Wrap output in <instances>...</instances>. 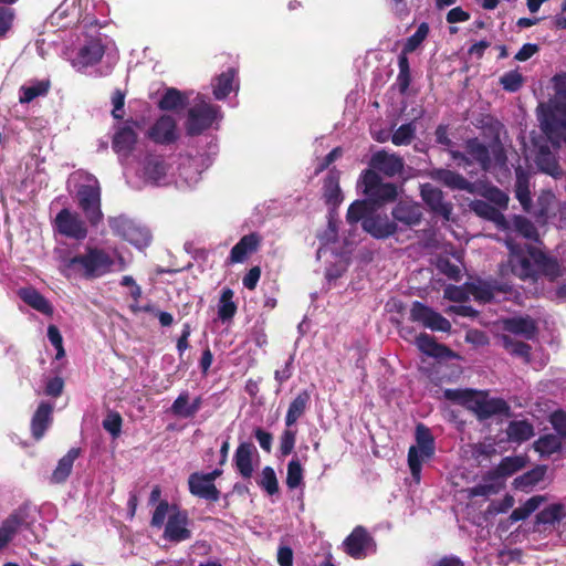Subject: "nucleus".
Listing matches in <instances>:
<instances>
[{"instance_id": "1a4fd4ad", "label": "nucleus", "mask_w": 566, "mask_h": 566, "mask_svg": "<svg viewBox=\"0 0 566 566\" xmlns=\"http://www.w3.org/2000/svg\"><path fill=\"white\" fill-rule=\"evenodd\" d=\"M77 199L80 208L92 227L102 222L104 214L101 210V187L96 179L80 187Z\"/></svg>"}, {"instance_id": "2f4dec72", "label": "nucleus", "mask_w": 566, "mask_h": 566, "mask_svg": "<svg viewBox=\"0 0 566 566\" xmlns=\"http://www.w3.org/2000/svg\"><path fill=\"white\" fill-rule=\"evenodd\" d=\"M311 400V395L307 390H302L297 394V396L291 401L286 416H285V424L286 427L294 426L297 420L305 413L308 403Z\"/></svg>"}, {"instance_id": "5701e85b", "label": "nucleus", "mask_w": 566, "mask_h": 566, "mask_svg": "<svg viewBox=\"0 0 566 566\" xmlns=\"http://www.w3.org/2000/svg\"><path fill=\"white\" fill-rule=\"evenodd\" d=\"M260 237L256 233H250L240 239V241L231 249L228 258L229 264L242 263L248 256L258 250Z\"/></svg>"}, {"instance_id": "4d7b16f0", "label": "nucleus", "mask_w": 566, "mask_h": 566, "mask_svg": "<svg viewBox=\"0 0 566 566\" xmlns=\"http://www.w3.org/2000/svg\"><path fill=\"white\" fill-rule=\"evenodd\" d=\"M134 221L125 216L111 217L108 218V224L113 233L117 237L125 238L127 231L133 226Z\"/></svg>"}, {"instance_id": "e2e57ef3", "label": "nucleus", "mask_w": 566, "mask_h": 566, "mask_svg": "<svg viewBox=\"0 0 566 566\" xmlns=\"http://www.w3.org/2000/svg\"><path fill=\"white\" fill-rule=\"evenodd\" d=\"M296 440V431L286 429L283 431L280 440V451L282 455H289L292 453Z\"/></svg>"}, {"instance_id": "0eeeda50", "label": "nucleus", "mask_w": 566, "mask_h": 566, "mask_svg": "<svg viewBox=\"0 0 566 566\" xmlns=\"http://www.w3.org/2000/svg\"><path fill=\"white\" fill-rule=\"evenodd\" d=\"M139 123L135 119H126L114 125L112 148L117 154L120 163L128 159L137 144V129Z\"/></svg>"}, {"instance_id": "e433bc0d", "label": "nucleus", "mask_w": 566, "mask_h": 566, "mask_svg": "<svg viewBox=\"0 0 566 566\" xmlns=\"http://www.w3.org/2000/svg\"><path fill=\"white\" fill-rule=\"evenodd\" d=\"M188 95L177 88H167L161 96L158 107L163 111H175L188 104Z\"/></svg>"}, {"instance_id": "8fccbe9b", "label": "nucleus", "mask_w": 566, "mask_h": 566, "mask_svg": "<svg viewBox=\"0 0 566 566\" xmlns=\"http://www.w3.org/2000/svg\"><path fill=\"white\" fill-rule=\"evenodd\" d=\"M428 34H429V25H428V23L422 22L421 24H419L416 32L407 39L401 54L406 55L407 53H411L415 50H417L418 46L423 42V40L427 38Z\"/></svg>"}, {"instance_id": "37998d69", "label": "nucleus", "mask_w": 566, "mask_h": 566, "mask_svg": "<svg viewBox=\"0 0 566 566\" xmlns=\"http://www.w3.org/2000/svg\"><path fill=\"white\" fill-rule=\"evenodd\" d=\"M565 516L564 506L562 504H552L536 515V523L544 525H553Z\"/></svg>"}, {"instance_id": "a18cd8bd", "label": "nucleus", "mask_w": 566, "mask_h": 566, "mask_svg": "<svg viewBox=\"0 0 566 566\" xmlns=\"http://www.w3.org/2000/svg\"><path fill=\"white\" fill-rule=\"evenodd\" d=\"M534 448L541 455H551L560 450L562 443L557 436L546 434L534 443Z\"/></svg>"}, {"instance_id": "774afa93", "label": "nucleus", "mask_w": 566, "mask_h": 566, "mask_svg": "<svg viewBox=\"0 0 566 566\" xmlns=\"http://www.w3.org/2000/svg\"><path fill=\"white\" fill-rule=\"evenodd\" d=\"M112 104H113L112 116L115 119H118V120L123 119V117H124L123 108H124V104H125V94L120 90H116L113 93Z\"/></svg>"}, {"instance_id": "f3484780", "label": "nucleus", "mask_w": 566, "mask_h": 566, "mask_svg": "<svg viewBox=\"0 0 566 566\" xmlns=\"http://www.w3.org/2000/svg\"><path fill=\"white\" fill-rule=\"evenodd\" d=\"M391 216L397 224L403 227L418 226L422 220V208L419 203L408 200H400L392 209Z\"/></svg>"}, {"instance_id": "864d4df0", "label": "nucleus", "mask_w": 566, "mask_h": 566, "mask_svg": "<svg viewBox=\"0 0 566 566\" xmlns=\"http://www.w3.org/2000/svg\"><path fill=\"white\" fill-rule=\"evenodd\" d=\"M500 83L503 90L515 93L523 86L524 77L517 70H513L504 73L500 77Z\"/></svg>"}, {"instance_id": "603ef678", "label": "nucleus", "mask_w": 566, "mask_h": 566, "mask_svg": "<svg viewBox=\"0 0 566 566\" xmlns=\"http://www.w3.org/2000/svg\"><path fill=\"white\" fill-rule=\"evenodd\" d=\"M474 391L469 389H446L443 391V397L447 400H450L452 402H457L460 405H463L468 408L472 406L473 398H474Z\"/></svg>"}, {"instance_id": "cd10ccee", "label": "nucleus", "mask_w": 566, "mask_h": 566, "mask_svg": "<svg viewBox=\"0 0 566 566\" xmlns=\"http://www.w3.org/2000/svg\"><path fill=\"white\" fill-rule=\"evenodd\" d=\"M470 208L476 216L493 221L500 229L510 228L504 214L491 203L484 200H473Z\"/></svg>"}, {"instance_id": "bb28decb", "label": "nucleus", "mask_w": 566, "mask_h": 566, "mask_svg": "<svg viewBox=\"0 0 566 566\" xmlns=\"http://www.w3.org/2000/svg\"><path fill=\"white\" fill-rule=\"evenodd\" d=\"M256 452L251 442H241L234 453L233 461L239 473L244 478H251L253 473L252 455Z\"/></svg>"}, {"instance_id": "9d476101", "label": "nucleus", "mask_w": 566, "mask_h": 566, "mask_svg": "<svg viewBox=\"0 0 566 566\" xmlns=\"http://www.w3.org/2000/svg\"><path fill=\"white\" fill-rule=\"evenodd\" d=\"M34 522L31 510L27 505H21L14 510L0 526V551L6 548L13 539L15 534L22 528H30Z\"/></svg>"}, {"instance_id": "4468645a", "label": "nucleus", "mask_w": 566, "mask_h": 566, "mask_svg": "<svg viewBox=\"0 0 566 566\" xmlns=\"http://www.w3.org/2000/svg\"><path fill=\"white\" fill-rule=\"evenodd\" d=\"M105 54V45L101 39H91L81 45L71 59L72 65L82 71L97 64Z\"/></svg>"}, {"instance_id": "423d86ee", "label": "nucleus", "mask_w": 566, "mask_h": 566, "mask_svg": "<svg viewBox=\"0 0 566 566\" xmlns=\"http://www.w3.org/2000/svg\"><path fill=\"white\" fill-rule=\"evenodd\" d=\"M473 295L476 300L489 303L493 300L512 301L517 305L524 302V293L506 282H479L473 285Z\"/></svg>"}, {"instance_id": "052dcab7", "label": "nucleus", "mask_w": 566, "mask_h": 566, "mask_svg": "<svg viewBox=\"0 0 566 566\" xmlns=\"http://www.w3.org/2000/svg\"><path fill=\"white\" fill-rule=\"evenodd\" d=\"M48 338L51 342V344L56 349V359H61L65 356V352L63 348V338L60 333V329L55 325H49L48 327Z\"/></svg>"}, {"instance_id": "79ce46f5", "label": "nucleus", "mask_w": 566, "mask_h": 566, "mask_svg": "<svg viewBox=\"0 0 566 566\" xmlns=\"http://www.w3.org/2000/svg\"><path fill=\"white\" fill-rule=\"evenodd\" d=\"M510 228L518 234L530 240H537V229L532 221L523 216H514L512 222H509Z\"/></svg>"}, {"instance_id": "f8f14e48", "label": "nucleus", "mask_w": 566, "mask_h": 566, "mask_svg": "<svg viewBox=\"0 0 566 566\" xmlns=\"http://www.w3.org/2000/svg\"><path fill=\"white\" fill-rule=\"evenodd\" d=\"M409 318L431 331L449 332L451 329V323L446 317L419 301L412 302Z\"/></svg>"}, {"instance_id": "58836bf2", "label": "nucleus", "mask_w": 566, "mask_h": 566, "mask_svg": "<svg viewBox=\"0 0 566 566\" xmlns=\"http://www.w3.org/2000/svg\"><path fill=\"white\" fill-rule=\"evenodd\" d=\"M233 291L224 287L221 292L218 303V317L221 322L226 323L233 318L237 313V304L233 301Z\"/></svg>"}, {"instance_id": "c85d7f7f", "label": "nucleus", "mask_w": 566, "mask_h": 566, "mask_svg": "<svg viewBox=\"0 0 566 566\" xmlns=\"http://www.w3.org/2000/svg\"><path fill=\"white\" fill-rule=\"evenodd\" d=\"M80 455V448H71L67 453L59 460L56 468L51 474L50 481L54 484L64 483L72 472L74 461Z\"/></svg>"}, {"instance_id": "338daca9", "label": "nucleus", "mask_w": 566, "mask_h": 566, "mask_svg": "<svg viewBox=\"0 0 566 566\" xmlns=\"http://www.w3.org/2000/svg\"><path fill=\"white\" fill-rule=\"evenodd\" d=\"M500 490V485L494 483H481L476 484L473 488L469 489V495L471 497L475 496H490L492 494H496Z\"/></svg>"}, {"instance_id": "3c124183", "label": "nucleus", "mask_w": 566, "mask_h": 566, "mask_svg": "<svg viewBox=\"0 0 566 566\" xmlns=\"http://www.w3.org/2000/svg\"><path fill=\"white\" fill-rule=\"evenodd\" d=\"M398 69L399 73L397 75V85L399 87L400 93H406L410 85V65L407 55L400 54L398 56Z\"/></svg>"}, {"instance_id": "4be33fe9", "label": "nucleus", "mask_w": 566, "mask_h": 566, "mask_svg": "<svg viewBox=\"0 0 566 566\" xmlns=\"http://www.w3.org/2000/svg\"><path fill=\"white\" fill-rule=\"evenodd\" d=\"M541 127L553 147L558 148L562 143L566 144V116L565 118H557L555 115L546 116Z\"/></svg>"}, {"instance_id": "4c0bfd02", "label": "nucleus", "mask_w": 566, "mask_h": 566, "mask_svg": "<svg viewBox=\"0 0 566 566\" xmlns=\"http://www.w3.org/2000/svg\"><path fill=\"white\" fill-rule=\"evenodd\" d=\"M506 433L510 441L521 443L534 436V428L526 420H515L510 422Z\"/></svg>"}, {"instance_id": "aec40b11", "label": "nucleus", "mask_w": 566, "mask_h": 566, "mask_svg": "<svg viewBox=\"0 0 566 566\" xmlns=\"http://www.w3.org/2000/svg\"><path fill=\"white\" fill-rule=\"evenodd\" d=\"M188 488L192 495L207 501L217 502L220 497V491L202 472H193L189 475Z\"/></svg>"}, {"instance_id": "13d9d810", "label": "nucleus", "mask_w": 566, "mask_h": 566, "mask_svg": "<svg viewBox=\"0 0 566 566\" xmlns=\"http://www.w3.org/2000/svg\"><path fill=\"white\" fill-rule=\"evenodd\" d=\"M523 461L517 457L504 458L497 467V473L502 476H509L521 470Z\"/></svg>"}, {"instance_id": "5fc2aeb1", "label": "nucleus", "mask_w": 566, "mask_h": 566, "mask_svg": "<svg viewBox=\"0 0 566 566\" xmlns=\"http://www.w3.org/2000/svg\"><path fill=\"white\" fill-rule=\"evenodd\" d=\"M544 475L545 470L543 468H536L516 478L514 484L520 489L531 488L542 481Z\"/></svg>"}, {"instance_id": "39448f33", "label": "nucleus", "mask_w": 566, "mask_h": 566, "mask_svg": "<svg viewBox=\"0 0 566 566\" xmlns=\"http://www.w3.org/2000/svg\"><path fill=\"white\" fill-rule=\"evenodd\" d=\"M416 446H411L408 451V465L413 480L419 483L423 462L434 455V438L428 427L418 423L416 427Z\"/></svg>"}, {"instance_id": "20e7f679", "label": "nucleus", "mask_w": 566, "mask_h": 566, "mask_svg": "<svg viewBox=\"0 0 566 566\" xmlns=\"http://www.w3.org/2000/svg\"><path fill=\"white\" fill-rule=\"evenodd\" d=\"M450 156L457 166L468 168L473 163H476L483 171H488L492 167V157L499 165L506 161V155L503 146L500 143L493 144L490 147L481 143L476 137L469 138L464 143V151L451 149Z\"/></svg>"}, {"instance_id": "49530a36", "label": "nucleus", "mask_w": 566, "mask_h": 566, "mask_svg": "<svg viewBox=\"0 0 566 566\" xmlns=\"http://www.w3.org/2000/svg\"><path fill=\"white\" fill-rule=\"evenodd\" d=\"M304 470L297 458H293L287 464L286 486L291 490L303 484Z\"/></svg>"}, {"instance_id": "ddd939ff", "label": "nucleus", "mask_w": 566, "mask_h": 566, "mask_svg": "<svg viewBox=\"0 0 566 566\" xmlns=\"http://www.w3.org/2000/svg\"><path fill=\"white\" fill-rule=\"evenodd\" d=\"M53 227L61 235L82 241L87 237L85 221L67 208H63L55 217Z\"/></svg>"}, {"instance_id": "6e6d98bb", "label": "nucleus", "mask_w": 566, "mask_h": 566, "mask_svg": "<svg viewBox=\"0 0 566 566\" xmlns=\"http://www.w3.org/2000/svg\"><path fill=\"white\" fill-rule=\"evenodd\" d=\"M259 485L266 491L270 495L279 492V482L275 471L271 467H265L262 470Z\"/></svg>"}, {"instance_id": "bf43d9fd", "label": "nucleus", "mask_w": 566, "mask_h": 566, "mask_svg": "<svg viewBox=\"0 0 566 566\" xmlns=\"http://www.w3.org/2000/svg\"><path fill=\"white\" fill-rule=\"evenodd\" d=\"M516 198L518 199L520 203L522 205L523 209L525 211H530L531 207V193L528 190L527 181L524 178L518 177L516 181V189H515Z\"/></svg>"}, {"instance_id": "6e6552de", "label": "nucleus", "mask_w": 566, "mask_h": 566, "mask_svg": "<svg viewBox=\"0 0 566 566\" xmlns=\"http://www.w3.org/2000/svg\"><path fill=\"white\" fill-rule=\"evenodd\" d=\"M219 117L220 109L218 106L211 105L205 101L196 103L188 111L186 122L187 134L190 136L200 135L206 129L210 128Z\"/></svg>"}, {"instance_id": "680f3d73", "label": "nucleus", "mask_w": 566, "mask_h": 566, "mask_svg": "<svg viewBox=\"0 0 566 566\" xmlns=\"http://www.w3.org/2000/svg\"><path fill=\"white\" fill-rule=\"evenodd\" d=\"M103 428L113 437H118L122 430V417L118 412H109L103 420Z\"/></svg>"}, {"instance_id": "09e8293b", "label": "nucleus", "mask_w": 566, "mask_h": 566, "mask_svg": "<svg viewBox=\"0 0 566 566\" xmlns=\"http://www.w3.org/2000/svg\"><path fill=\"white\" fill-rule=\"evenodd\" d=\"M415 134H416L415 122H409L407 124L401 125L394 132V134L391 136V142L396 146L409 145L411 143V140L413 139Z\"/></svg>"}, {"instance_id": "6ab92c4d", "label": "nucleus", "mask_w": 566, "mask_h": 566, "mask_svg": "<svg viewBox=\"0 0 566 566\" xmlns=\"http://www.w3.org/2000/svg\"><path fill=\"white\" fill-rule=\"evenodd\" d=\"M149 138L157 144H171L177 137L176 120L170 115L160 116L148 132Z\"/></svg>"}, {"instance_id": "0e129e2a", "label": "nucleus", "mask_w": 566, "mask_h": 566, "mask_svg": "<svg viewBox=\"0 0 566 566\" xmlns=\"http://www.w3.org/2000/svg\"><path fill=\"white\" fill-rule=\"evenodd\" d=\"M514 505V499L512 495L506 494L502 500L500 501H493L488 506V513L489 514H501L507 512L511 507Z\"/></svg>"}, {"instance_id": "7ed1b4c3", "label": "nucleus", "mask_w": 566, "mask_h": 566, "mask_svg": "<svg viewBox=\"0 0 566 566\" xmlns=\"http://www.w3.org/2000/svg\"><path fill=\"white\" fill-rule=\"evenodd\" d=\"M510 250L507 263L501 266V274L510 271L522 281L536 282L541 276L551 281L559 275V265L553 258L547 256L537 248L525 245L521 247L506 242Z\"/></svg>"}, {"instance_id": "72a5a7b5", "label": "nucleus", "mask_w": 566, "mask_h": 566, "mask_svg": "<svg viewBox=\"0 0 566 566\" xmlns=\"http://www.w3.org/2000/svg\"><path fill=\"white\" fill-rule=\"evenodd\" d=\"M437 179L451 189L465 190L471 193L474 191V185L472 182L467 180L462 175L449 169L438 170Z\"/></svg>"}, {"instance_id": "a211bd4d", "label": "nucleus", "mask_w": 566, "mask_h": 566, "mask_svg": "<svg viewBox=\"0 0 566 566\" xmlns=\"http://www.w3.org/2000/svg\"><path fill=\"white\" fill-rule=\"evenodd\" d=\"M422 200L429 208L437 214L449 220L452 213V203L447 202L443 198L442 191L431 184H424L420 190Z\"/></svg>"}, {"instance_id": "dca6fc26", "label": "nucleus", "mask_w": 566, "mask_h": 566, "mask_svg": "<svg viewBox=\"0 0 566 566\" xmlns=\"http://www.w3.org/2000/svg\"><path fill=\"white\" fill-rule=\"evenodd\" d=\"M369 166L371 168L370 170L376 175H378L377 171H379L386 177H395L402 172L403 159L396 154L378 150L373 154L369 160Z\"/></svg>"}, {"instance_id": "a19ab883", "label": "nucleus", "mask_w": 566, "mask_h": 566, "mask_svg": "<svg viewBox=\"0 0 566 566\" xmlns=\"http://www.w3.org/2000/svg\"><path fill=\"white\" fill-rule=\"evenodd\" d=\"M124 240L128 241L136 248L142 249L149 245L151 241V234L148 229L134 222L130 229L127 231Z\"/></svg>"}, {"instance_id": "9b49d317", "label": "nucleus", "mask_w": 566, "mask_h": 566, "mask_svg": "<svg viewBox=\"0 0 566 566\" xmlns=\"http://www.w3.org/2000/svg\"><path fill=\"white\" fill-rule=\"evenodd\" d=\"M344 552L355 559H363L376 552L375 539L364 526H356L343 542Z\"/></svg>"}, {"instance_id": "c9c22d12", "label": "nucleus", "mask_w": 566, "mask_h": 566, "mask_svg": "<svg viewBox=\"0 0 566 566\" xmlns=\"http://www.w3.org/2000/svg\"><path fill=\"white\" fill-rule=\"evenodd\" d=\"M416 345L420 352L434 358H443L450 353L448 347L438 344L432 336L426 333H421L416 338Z\"/></svg>"}, {"instance_id": "de8ad7c7", "label": "nucleus", "mask_w": 566, "mask_h": 566, "mask_svg": "<svg viewBox=\"0 0 566 566\" xmlns=\"http://www.w3.org/2000/svg\"><path fill=\"white\" fill-rule=\"evenodd\" d=\"M324 198L326 203L332 206H338L342 202L343 196L336 177L329 176L325 180Z\"/></svg>"}, {"instance_id": "f03ea898", "label": "nucleus", "mask_w": 566, "mask_h": 566, "mask_svg": "<svg viewBox=\"0 0 566 566\" xmlns=\"http://www.w3.org/2000/svg\"><path fill=\"white\" fill-rule=\"evenodd\" d=\"M59 272L67 280H96L114 270L115 260L102 248L86 247L83 254L69 250L55 252Z\"/></svg>"}, {"instance_id": "412c9836", "label": "nucleus", "mask_w": 566, "mask_h": 566, "mask_svg": "<svg viewBox=\"0 0 566 566\" xmlns=\"http://www.w3.org/2000/svg\"><path fill=\"white\" fill-rule=\"evenodd\" d=\"M503 329L527 340L533 339L537 334L536 322L531 316L506 318L503 321Z\"/></svg>"}, {"instance_id": "7c9ffc66", "label": "nucleus", "mask_w": 566, "mask_h": 566, "mask_svg": "<svg viewBox=\"0 0 566 566\" xmlns=\"http://www.w3.org/2000/svg\"><path fill=\"white\" fill-rule=\"evenodd\" d=\"M470 409L474 410L480 419H488L494 415L503 413L507 409V405L502 399H479L474 395Z\"/></svg>"}, {"instance_id": "a878e982", "label": "nucleus", "mask_w": 566, "mask_h": 566, "mask_svg": "<svg viewBox=\"0 0 566 566\" xmlns=\"http://www.w3.org/2000/svg\"><path fill=\"white\" fill-rule=\"evenodd\" d=\"M53 406L48 402H41L31 419V433L35 440L44 437L45 431L52 423Z\"/></svg>"}, {"instance_id": "b1692460", "label": "nucleus", "mask_w": 566, "mask_h": 566, "mask_svg": "<svg viewBox=\"0 0 566 566\" xmlns=\"http://www.w3.org/2000/svg\"><path fill=\"white\" fill-rule=\"evenodd\" d=\"M189 400V392L187 390H182L174 400L170 407L171 413L184 419L195 417L196 413L201 409L202 399L201 397H196L191 402Z\"/></svg>"}, {"instance_id": "f257e3e1", "label": "nucleus", "mask_w": 566, "mask_h": 566, "mask_svg": "<svg viewBox=\"0 0 566 566\" xmlns=\"http://www.w3.org/2000/svg\"><path fill=\"white\" fill-rule=\"evenodd\" d=\"M357 189L366 199L356 200L349 206L347 222L355 224L360 221L363 230L378 240L394 235L398 230L397 223L386 213L378 212L375 206L395 201L398 195L396 185L382 182L379 175L364 170L357 181Z\"/></svg>"}, {"instance_id": "c03bdc74", "label": "nucleus", "mask_w": 566, "mask_h": 566, "mask_svg": "<svg viewBox=\"0 0 566 566\" xmlns=\"http://www.w3.org/2000/svg\"><path fill=\"white\" fill-rule=\"evenodd\" d=\"M49 91V82L39 81L29 86H22L20 88L19 101L22 104L32 102L38 96H43Z\"/></svg>"}, {"instance_id": "473e14b6", "label": "nucleus", "mask_w": 566, "mask_h": 566, "mask_svg": "<svg viewBox=\"0 0 566 566\" xmlns=\"http://www.w3.org/2000/svg\"><path fill=\"white\" fill-rule=\"evenodd\" d=\"M144 178L151 184H159L166 176V165L160 156L149 155L144 160Z\"/></svg>"}, {"instance_id": "f704fd0d", "label": "nucleus", "mask_w": 566, "mask_h": 566, "mask_svg": "<svg viewBox=\"0 0 566 566\" xmlns=\"http://www.w3.org/2000/svg\"><path fill=\"white\" fill-rule=\"evenodd\" d=\"M499 342L510 355L522 358L525 363H530L532 347L528 344L516 340L511 335L506 334L500 335Z\"/></svg>"}, {"instance_id": "2eb2a0df", "label": "nucleus", "mask_w": 566, "mask_h": 566, "mask_svg": "<svg viewBox=\"0 0 566 566\" xmlns=\"http://www.w3.org/2000/svg\"><path fill=\"white\" fill-rule=\"evenodd\" d=\"M188 523V513L179 510L177 506H172L165 526L164 537L175 543L189 539L191 532L187 527Z\"/></svg>"}, {"instance_id": "c756f323", "label": "nucleus", "mask_w": 566, "mask_h": 566, "mask_svg": "<svg viewBox=\"0 0 566 566\" xmlns=\"http://www.w3.org/2000/svg\"><path fill=\"white\" fill-rule=\"evenodd\" d=\"M18 295L25 304L35 311L45 315L53 314V307L50 302L34 287H21L18 291Z\"/></svg>"}, {"instance_id": "69168bd1", "label": "nucleus", "mask_w": 566, "mask_h": 566, "mask_svg": "<svg viewBox=\"0 0 566 566\" xmlns=\"http://www.w3.org/2000/svg\"><path fill=\"white\" fill-rule=\"evenodd\" d=\"M169 510H171L169 507V504L168 502L166 501H161L155 509L154 513H153V517H151V526L154 527H161L165 523V520L169 513Z\"/></svg>"}, {"instance_id": "393cba45", "label": "nucleus", "mask_w": 566, "mask_h": 566, "mask_svg": "<svg viewBox=\"0 0 566 566\" xmlns=\"http://www.w3.org/2000/svg\"><path fill=\"white\" fill-rule=\"evenodd\" d=\"M238 71L233 67L222 72L212 81L213 96L216 99H224L232 91L239 90L237 80Z\"/></svg>"}, {"instance_id": "ea45409f", "label": "nucleus", "mask_w": 566, "mask_h": 566, "mask_svg": "<svg viewBox=\"0 0 566 566\" xmlns=\"http://www.w3.org/2000/svg\"><path fill=\"white\" fill-rule=\"evenodd\" d=\"M536 163L541 169L553 177L560 175V168L557 164L555 156L551 153L548 147H541L536 156Z\"/></svg>"}]
</instances>
